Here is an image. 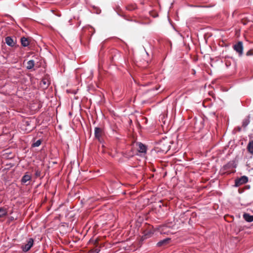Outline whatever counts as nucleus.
I'll return each mask as SVG.
<instances>
[{
  "label": "nucleus",
  "mask_w": 253,
  "mask_h": 253,
  "mask_svg": "<svg viewBox=\"0 0 253 253\" xmlns=\"http://www.w3.org/2000/svg\"><path fill=\"white\" fill-rule=\"evenodd\" d=\"M170 141L167 138L161 140L158 144L159 148L163 152H167L170 149Z\"/></svg>",
  "instance_id": "obj_1"
},
{
  "label": "nucleus",
  "mask_w": 253,
  "mask_h": 253,
  "mask_svg": "<svg viewBox=\"0 0 253 253\" xmlns=\"http://www.w3.org/2000/svg\"><path fill=\"white\" fill-rule=\"evenodd\" d=\"M235 167V164L233 162H229L223 167L222 170L224 173H229L230 171Z\"/></svg>",
  "instance_id": "obj_2"
},
{
  "label": "nucleus",
  "mask_w": 253,
  "mask_h": 253,
  "mask_svg": "<svg viewBox=\"0 0 253 253\" xmlns=\"http://www.w3.org/2000/svg\"><path fill=\"white\" fill-rule=\"evenodd\" d=\"M33 244L34 240L32 238L29 239L27 243L25 245H23L22 246L21 248L23 251L24 252H28L33 246Z\"/></svg>",
  "instance_id": "obj_3"
},
{
  "label": "nucleus",
  "mask_w": 253,
  "mask_h": 253,
  "mask_svg": "<svg viewBox=\"0 0 253 253\" xmlns=\"http://www.w3.org/2000/svg\"><path fill=\"white\" fill-rule=\"evenodd\" d=\"M234 49L239 53V55L241 56L243 54V45L242 42H238L233 46Z\"/></svg>",
  "instance_id": "obj_4"
},
{
  "label": "nucleus",
  "mask_w": 253,
  "mask_h": 253,
  "mask_svg": "<svg viewBox=\"0 0 253 253\" xmlns=\"http://www.w3.org/2000/svg\"><path fill=\"white\" fill-rule=\"evenodd\" d=\"M248 181V178L246 176H243L235 180V186L236 187H239L243 184L246 183Z\"/></svg>",
  "instance_id": "obj_5"
},
{
  "label": "nucleus",
  "mask_w": 253,
  "mask_h": 253,
  "mask_svg": "<svg viewBox=\"0 0 253 253\" xmlns=\"http://www.w3.org/2000/svg\"><path fill=\"white\" fill-rule=\"evenodd\" d=\"M103 131L102 129L98 127H96L94 129V135L95 137L97 138L98 140L102 136Z\"/></svg>",
  "instance_id": "obj_6"
},
{
  "label": "nucleus",
  "mask_w": 253,
  "mask_h": 253,
  "mask_svg": "<svg viewBox=\"0 0 253 253\" xmlns=\"http://www.w3.org/2000/svg\"><path fill=\"white\" fill-rule=\"evenodd\" d=\"M5 42L8 45L12 47L15 45L14 42L13 41V39L10 37H7L5 38Z\"/></svg>",
  "instance_id": "obj_7"
},
{
  "label": "nucleus",
  "mask_w": 253,
  "mask_h": 253,
  "mask_svg": "<svg viewBox=\"0 0 253 253\" xmlns=\"http://www.w3.org/2000/svg\"><path fill=\"white\" fill-rule=\"evenodd\" d=\"M169 240H170L169 238H166V239H165L164 240H162L159 241L157 244V246L158 247H161V246H163L164 245H165L167 244L169 242Z\"/></svg>",
  "instance_id": "obj_8"
},
{
  "label": "nucleus",
  "mask_w": 253,
  "mask_h": 253,
  "mask_svg": "<svg viewBox=\"0 0 253 253\" xmlns=\"http://www.w3.org/2000/svg\"><path fill=\"white\" fill-rule=\"evenodd\" d=\"M243 217L247 222H250L253 221V215H251L248 213H244L243 214Z\"/></svg>",
  "instance_id": "obj_9"
},
{
  "label": "nucleus",
  "mask_w": 253,
  "mask_h": 253,
  "mask_svg": "<svg viewBox=\"0 0 253 253\" xmlns=\"http://www.w3.org/2000/svg\"><path fill=\"white\" fill-rule=\"evenodd\" d=\"M31 179V176L28 174H25L21 179V183L23 184H25L27 181L30 180Z\"/></svg>",
  "instance_id": "obj_10"
},
{
  "label": "nucleus",
  "mask_w": 253,
  "mask_h": 253,
  "mask_svg": "<svg viewBox=\"0 0 253 253\" xmlns=\"http://www.w3.org/2000/svg\"><path fill=\"white\" fill-rule=\"evenodd\" d=\"M247 149L249 152L253 155V140L250 141L247 146Z\"/></svg>",
  "instance_id": "obj_11"
},
{
  "label": "nucleus",
  "mask_w": 253,
  "mask_h": 253,
  "mask_svg": "<svg viewBox=\"0 0 253 253\" xmlns=\"http://www.w3.org/2000/svg\"><path fill=\"white\" fill-rule=\"evenodd\" d=\"M139 152L140 153H146V147L141 143H139Z\"/></svg>",
  "instance_id": "obj_12"
},
{
  "label": "nucleus",
  "mask_w": 253,
  "mask_h": 253,
  "mask_svg": "<svg viewBox=\"0 0 253 253\" xmlns=\"http://www.w3.org/2000/svg\"><path fill=\"white\" fill-rule=\"evenodd\" d=\"M21 44L24 47H26L29 44L28 39L25 37H22L21 39Z\"/></svg>",
  "instance_id": "obj_13"
},
{
  "label": "nucleus",
  "mask_w": 253,
  "mask_h": 253,
  "mask_svg": "<svg viewBox=\"0 0 253 253\" xmlns=\"http://www.w3.org/2000/svg\"><path fill=\"white\" fill-rule=\"evenodd\" d=\"M7 213V210L6 209L4 208H0V217H3L6 215Z\"/></svg>",
  "instance_id": "obj_14"
},
{
  "label": "nucleus",
  "mask_w": 253,
  "mask_h": 253,
  "mask_svg": "<svg viewBox=\"0 0 253 253\" xmlns=\"http://www.w3.org/2000/svg\"><path fill=\"white\" fill-rule=\"evenodd\" d=\"M35 65V61L33 60H31L28 61L27 69L30 70L32 69Z\"/></svg>",
  "instance_id": "obj_15"
},
{
  "label": "nucleus",
  "mask_w": 253,
  "mask_h": 253,
  "mask_svg": "<svg viewBox=\"0 0 253 253\" xmlns=\"http://www.w3.org/2000/svg\"><path fill=\"white\" fill-rule=\"evenodd\" d=\"M42 141L40 139L38 140L35 143L32 144L33 147H38L41 144Z\"/></svg>",
  "instance_id": "obj_16"
},
{
  "label": "nucleus",
  "mask_w": 253,
  "mask_h": 253,
  "mask_svg": "<svg viewBox=\"0 0 253 253\" xmlns=\"http://www.w3.org/2000/svg\"><path fill=\"white\" fill-rule=\"evenodd\" d=\"M42 83L43 84L46 85V87H47L50 84L48 79L45 78L42 79Z\"/></svg>",
  "instance_id": "obj_17"
},
{
  "label": "nucleus",
  "mask_w": 253,
  "mask_h": 253,
  "mask_svg": "<svg viewBox=\"0 0 253 253\" xmlns=\"http://www.w3.org/2000/svg\"><path fill=\"white\" fill-rule=\"evenodd\" d=\"M249 123H250V120L249 119L244 120L243 122V126L244 127L247 126L248 125V124H249Z\"/></svg>",
  "instance_id": "obj_18"
},
{
  "label": "nucleus",
  "mask_w": 253,
  "mask_h": 253,
  "mask_svg": "<svg viewBox=\"0 0 253 253\" xmlns=\"http://www.w3.org/2000/svg\"><path fill=\"white\" fill-rule=\"evenodd\" d=\"M152 233L150 232H148V233H145L144 235V238L146 239L147 238H149L151 236Z\"/></svg>",
  "instance_id": "obj_19"
},
{
  "label": "nucleus",
  "mask_w": 253,
  "mask_h": 253,
  "mask_svg": "<svg viewBox=\"0 0 253 253\" xmlns=\"http://www.w3.org/2000/svg\"><path fill=\"white\" fill-rule=\"evenodd\" d=\"M100 250L98 249H96L95 250H90L89 253H98Z\"/></svg>",
  "instance_id": "obj_20"
},
{
  "label": "nucleus",
  "mask_w": 253,
  "mask_h": 253,
  "mask_svg": "<svg viewBox=\"0 0 253 253\" xmlns=\"http://www.w3.org/2000/svg\"><path fill=\"white\" fill-rule=\"evenodd\" d=\"M246 54L247 56L253 55V49H251V50H249L247 52Z\"/></svg>",
  "instance_id": "obj_21"
},
{
  "label": "nucleus",
  "mask_w": 253,
  "mask_h": 253,
  "mask_svg": "<svg viewBox=\"0 0 253 253\" xmlns=\"http://www.w3.org/2000/svg\"><path fill=\"white\" fill-rule=\"evenodd\" d=\"M35 174L37 176H39L40 175V171L38 170L36 171Z\"/></svg>",
  "instance_id": "obj_22"
},
{
  "label": "nucleus",
  "mask_w": 253,
  "mask_h": 253,
  "mask_svg": "<svg viewBox=\"0 0 253 253\" xmlns=\"http://www.w3.org/2000/svg\"><path fill=\"white\" fill-rule=\"evenodd\" d=\"M192 71H193V74H195L196 73V72H195V71L194 70H193Z\"/></svg>",
  "instance_id": "obj_23"
},
{
  "label": "nucleus",
  "mask_w": 253,
  "mask_h": 253,
  "mask_svg": "<svg viewBox=\"0 0 253 253\" xmlns=\"http://www.w3.org/2000/svg\"><path fill=\"white\" fill-rule=\"evenodd\" d=\"M225 64H226V66H228V65H227V62H226V63H225Z\"/></svg>",
  "instance_id": "obj_24"
}]
</instances>
